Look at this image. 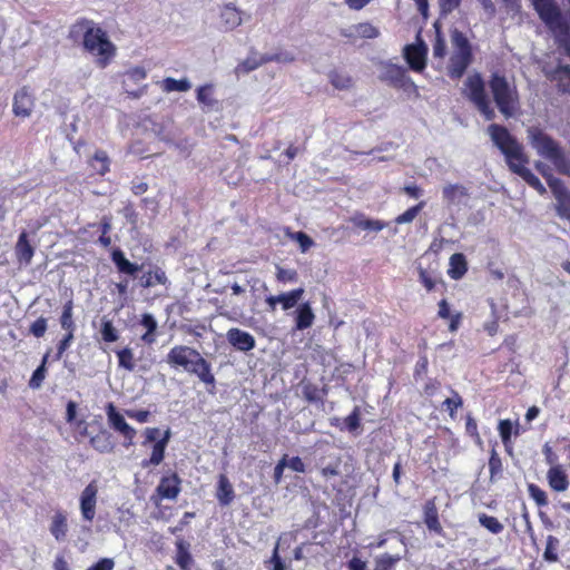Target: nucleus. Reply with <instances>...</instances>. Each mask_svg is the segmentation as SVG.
<instances>
[{
  "mask_svg": "<svg viewBox=\"0 0 570 570\" xmlns=\"http://www.w3.org/2000/svg\"><path fill=\"white\" fill-rule=\"evenodd\" d=\"M249 18L250 16L238 9L235 3H224L218 9V28L224 32H230Z\"/></svg>",
  "mask_w": 570,
  "mask_h": 570,
  "instance_id": "1a4fd4ad",
  "label": "nucleus"
},
{
  "mask_svg": "<svg viewBox=\"0 0 570 570\" xmlns=\"http://www.w3.org/2000/svg\"><path fill=\"white\" fill-rule=\"evenodd\" d=\"M179 484L180 480L177 474H171L160 480L156 491L161 499L174 500L180 491Z\"/></svg>",
  "mask_w": 570,
  "mask_h": 570,
  "instance_id": "a211bd4d",
  "label": "nucleus"
},
{
  "mask_svg": "<svg viewBox=\"0 0 570 570\" xmlns=\"http://www.w3.org/2000/svg\"><path fill=\"white\" fill-rule=\"evenodd\" d=\"M262 66V60L257 56H250L242 61L235 69L237 75L248 73Z\"/></svg>",
  "mask_w": 570,
  "mask_h": 570,
  "instance_id": "ea45409f",
  "label": "nucleus"
},
{
  "mask_svg": "<svg viewBox=\"0 0 570 570\" xmlns=\"http://www.w3.org/2000/svg\"><path fill=\"white\" fill-rule=\"evenodd\" d=\"M488 132L494 145L504 155L509 169L519 175L540 194H544L546 188L540 179L525 167L529 159L523 151L522 145L503 126L492 124L488 127Z\"/></svg>",
  "mask_w": 570,
  "mask_h": 570,
  "instance_id": "f257e3e1",
  "label": "nucleus"
},
{
  "mask_svg": "<svg viewBox=\"0 0 570 570\" xmlns=\"http://www.w3.org/2000/svg\"><path fill=\"white\" fill-rule=\"evenodd\" d=\"M159 85L165 92H186L191 88V83L187 78L176 80L171 77H167Z\"/></svg>",
  "mask_w": 570,
  "mask_h": 570,
  "instance_id": "bb28decb",
  "label": "nucleus"
},
{
  "mask_svg": "<svg viewBox=\"0 0 570 570\" xmlns=\"http://www.w3.org/2000/svg\"><path fill=\"white\" fill-rule=\"evenodd\" d=\"M111 258L120 273L135 275L141 269V266L129 262L120 249H115Z\"/></svg>",
  "mask_w": 570,
  "mask_h": 570,
  "instance_id": "5701e85b",
  "label": "nucleus"
},
{
  "mask_svg": "<svg viewBox=\"0 0 570 570\" xmlns=\"http://www.w3.org/2000/svg\"><path fill=\"white\" fill-rule=\"evenodd\" d=\"M559 546V540L553 537V535H549L547 538V547H546V551H544V559L550 561V562H556L558 560V554L556 552L557 548Z\"/></svg>",
  "mask_w": 570,
  "mask_h": 570,
  "instance_id": "a18cd8bd",
  "label": "nucleus"
},
{
  "mask_svg": "<svg viewBox=\"0 0 570 570\" xmlns=\"http://www.w3.org/2000/svg\"><path fill=\"white\" fill-rule=\"evenodd\" d=\"M424 205H425V203L421 202L416 206L409 208L407 210H405L403 214L399 215L395 218V223L399 225L412 223L415 219V217L419 215L421 209L424 207Z\"/></svg>",
  "mask_w": 570,
  "mask_h": 570,
  "instance_id": "58836bf2",
  "label": "nucleus"
},
{
  "mask_svg": "<svg viewBox=\"0 0 570 570\" xmlns=\"http://www.w3.org/2000/svg\"><path fill=\"white\" fill-rule=\"evenodd\" d=\"M276 277L281 282H286V281H291L292 282V281L296 279L297 273L294 269L278 268Z\"/></svg>",
  "mask_w": 570,
  "mask_h": 570,
  "instance_id": "338daca9",
  "label": "nucleus"
},
{
  "mask_svg": "<svg viewBox=\"0 0 570 570\" xmlns=\"http://www.w3.org/2000/svg\"><path fill=\"white\" fill-rule=\"evenodd\" d=\"M353 224L364 230L380 232L385 227V223L376 219H368L364 217H354Z\"/></svg>",
  "mask_w": 570,
  "mask_h": 570,
  "instance_id": "473e14b6",
  "label": "nucleus"
},
{
  "mask_svg": "<svg viewBox=\"0 0 570 570\" xmlns=\"http://www.w3.org/2000/svg\"><path fill=\"white\" fill-rule=\"evenodd\" d=\"M527 134L531 147L538 155L551 161L560 174L570 175V161L554 139L534 126L529 127Z\"/></svg>",
  "mask_w": 570,
  "mask_h": 570,
  "instance_id": "7ed1b4c3",
  "label": "nucleus"
},
{
  "mask_svg": "<svg viewBox=\"0 0 570 570\" xmlns=\"http://www.w3.org/2000/svg\"><path fill=\"white\" fill-rule=\"evenodd\" d=\"M511 431H512V424L509 420L500 421L499 432H500V436L504 444H507V442L509 441Z\"/></svg>",
  "mask_w": 570,
  "mask_h": 570,
  "instance_id": "680f3d73",
  "label": "nucleus"
},
{
  "mask_svg": "<svg viewBox=\"0 0 570 570\" xmlns=\"http://www.w3.org/2000/svg\"><path fill=\"white\" fill-rule=\"evenodd\" d=\"M401 560L400 553L389 554L384 553L375 558V569L374 570H392L397 561Z\"/></svg>",
  "mask_w": 570,
  "mask_h": 570,
  "instance_id": "72a5a7b5",
  "label": "nucleus"
},
{
  "mask_svg": "<svg viewBox=\"0 0 570 570\" xmlns=\"http://www.w3.org/2000/svg\"><path fill=\"white\" fill-rule=\"evenodd\" d=\"M91 167L99 174L104 175L109 169L108 156L105 151H97L91 159Z\"/></svg>",
  "mask_w": 570,
  "mask_h": 570,
  "instance_id": "e433bc0d",
  "label": "nucleus"
},
{
  "mask_svg": "<svg viewBox=\"0 0 570 570\" xmlns=\"http://www.w3.org/2000/svg\"><path fill=\"white\" fill-rule=\"evenodd\" d=\"M479 522L493 534H498L503 530V524L497 518L484 513L480 514Z\"/></svg>",
  "mask_w": 570,
  "mask_h": 570,
  "instance_id": "4c0bfd02",
  "label": "nucleus"
},
{
  "mask_svg": "<svg viewBox=\"0 0 570 570\" xmlns=\"http://www.w3.org/2000/svg\"><path fill=\"white\" fill-rule=\"evenodd\" d=\"M547 181H548V185L551 188L557 200H559L561 197L570 194L566 189V187L563 186L561 180H559L558 178H554L550 175V176H547Z\"/></svg>",
  "mask_w": 570,
  "mask_h": 570,
  "instance_id": "49530a36",
  "label": "nucleus"
},
{
  "mask_svg": "<svg viewBox=\"0 0 570 570\" xmlns=\"http://www.w3.org/2000/svg\"><path fill=\"white\" fill-rule=\"evenodd\" d=\"M466 272V261L463 254L456 253L450 257L449 274L453 279L461 278Z\"/></svg>",
  "mask_w": 570,
  "mask_h": 570,
  "instance_id": "cd10ccee",
  "label": "nucleus"
},
{
  "mask_svg": "<svg viewBox=\"0 0 570 570\" xmlns=\"http://www.w3.org/2000/svg\"><path fill=\"white\" fill-rule=\"evenodd\" d=\"M35 100L27 87L19 89L13 97V114L17 117L27 118L32 114Z\"/></svg>",
  "mask_w": 570,
  "mask_h": 570,
  "instance_id": "4468645a",
  "label": "nucleus"
},
{
  "mask_svg": "<svg viewBox=\"0 0 570 570\" xmlns=\"http://www.w3.org/2000/svg\"><path fill=\"white\" fill-rule=\"evenodd\" d=\"M451 42L453 52L450 57L448 73L451 78L459 79L472 62V51L466 37L456 29L451 33Z\"/></svg>",
  "mask_w": 570,
  "mask_h": 570,
  "instance_id": "423d86ee",
  "label": "nucleus"
},
{
  "mask_svg": "<svg viewBox=\"0 0 570 570\" xmlns=\"http://www.w3.org/2000/svg\"><path fill=\"white\" fill-rule=\"evenodd\" d=\"M292 238L295 239L299 244L301 250L303 253L307 252L314 245L313 239L307 234H305L303 232L294 233L292 235Z\"/></svg>",
  "mask_w": 570,
  "mask_h": 570,
  "instance_id": "3c124183",
  "label": "nucleus"
},
{
  "mask_svg": "<svg viewBox=\"0 0 570 570\" xmlns=\"http://www.w3.org/2000/svg\"><path fill=\"white\" fill-rule=\"evenodd\" d=\"M446 53V43L445 40L440 36V32H436V38L433 45V57L435 58H444Z\"/></svg>",
  "mask_w": 570,
  "mask_h": 570,
  "instance_id": "4d7b16f0",
  "label": "nucleus"
},
{
  "mask_svg": "<svg viewBox=\"0 0 570 570\" xmlns=\"http://www.w3.org/2000/svg\"><path fill=\"white\" fill-rule=\"evenodd\" d=\"M107 417L109 425L114 430L118 431L125 440H129V444H132L136 430L126 422L125 417L119 412H117L112 403L107 405Z\"/></svg>",
  "mask_w": 570,
  "mask_h": 570,
  "instance_id": "f8f14e48",
  "label": "nucleus"
},
{
  "mask_svg": "<svg viewBox=\"0 0 570 570\" xmlns=\"http://www.w3.org/2000/svg\"><path fill=\"white\" fill-rule=\"evenodd\" d=\"M532 2L540 18L550 28L558 40L560 42L566 41L569 26L556 2L553 0H532Z\"/></svg>",
  "mask_w": 570,
  "mask_h": 570,
  "instance_id": "6e6552de",
  "label": "nucleus"
},
{
  "mask_svg": "<svg viewBox=\"0 0 570 570\" xmlns=\"http://www.w3.org/2000/svg\"><path fill=\"white\" fill-rule=\"evenodd\" d=\"M127 76L135 82L141 81L147 77V72L141 67H135L128 70Z\"/></svg>",
  "mask_w": 570,
  "mask_h": 570,
  "instance_id": "774afa93",
  "label": "nucleus"
},
{
  "mask_svg": "<svg viewBox=\"0 0 570 570\" xmlns=\"http://www.w3.org/2000/svg\"><path fill=\"white\" fill-rule=\"evenodd\" d=\"M228 343L240 352H248L255 347V338L252 334L239 328H230L226 334Z\"/></svg>",
  "mask_w": 570,
  "mask_h": 570,
  "instance_id": "2eb2a0df",
  "label": "nucleus"
},
{
  "mask_svg": "<svg viewBox=\"0 0 570 570\" xmlns=\"http://www.w3.org/2000/svg\"><path fill=\"white\" fill-rule=\"evenodd\" d=\"M345 425L351 432L360 428V415L357 407L354 409V411L345 419Z\"/></svg>",
  "mask_w": 570,
  "mask_h": 570,
  "instance_id": "052dcab7",
  "label": "nucleus"
},
{
  "mask_svg": "<svg viewBox=\"0 0 570 570\" xmlns=\"http://www.w3.org/2000/svg\"><path fill=\"white\" fill-rule=\"evenodd\" d=\"M176 561L178 566L184 570H187L191 563V556L184 542H179L177 544Z\"/></svg>",
  "mask_w": 570,
  "mask_h": 570,
  "instance_id": "a19ab883",
  "label": "nucleus"
},
{
  "mask_svg": "<svg viewBox=\"0 0 570 570\" xmlns=\"http://www.w3.org/2000/svg\"><path fill=\"white\" fill-rule=\"evenodd\" d=\"M167 363L175 367H183L205 384H215L210 364L193 347L186 345L174 346L167 355Z\"/></svg>",
  "mask_w": 570,
  "mask_h": 570,
  "instance_id": "f03ea898",
  "label": "nucleus"
},
{
  "mask_svg": "<svg viewBox=\"0 0 570 570\" xmlns=\"http://www.w3.org/2000/svg\"><path fill=\"white\" fill-rule=\"evenodd\" d=\"M426 53L428 47L422 40L404 48V58L414 71H422L425 68Z\"/></svg>",
  "mask_w": 570,
  "mask_h": 570,
  "instance_id": "9b49d317",
  "label": "nucleus"
},
{
  "mask_svg": "<svg viewBox=\"0 0 570 570\" xmlns=\"http://www.w3.org/2000/svg\"><path fill=\"white\" fill-rule=\"evenodd\" d=\"M381 79L399 88L415 85L406 77V70L397 65H385L381 73Z\"/></svg>",
  "mask_w": 570,
  "mask_h": 570,
  "instance_id": "ddd939ff",
  "label": "nucleus"
},
{
  "mask_svg": "<svg viewBox=\"0 0 570 570\" xmlns=\"http://www.w3.org/2000/svg\"><path fill=\"white\" fill-rule=\"evenodd\" d=\"M465 430H466L468 434H470L471 436H473L475 439L478 444H481V438H480V435L478 433L476 422L470 415L466 419Z\"/></svg>",
  "mask_w": 570,
  "mask_h": 570,
  "instance_id": "e2e57ef3",
  "label": "nucleus"
},
{
  "mask_svg": "<svg viewBox=\"0 0 570 570\" xmlns=\"http://www.w3.org/2000/svg\"><path fill=\"white\" fill-rule=\"evenodd\" d=\"M304 294L303 288H297L288 293H283L277 296H269L266 298V303L269 305L272 311H275L276 304L281 303L283 309H289L294 307Z\"/></svg>",
  "mask_w": 570,
  "mask_h": 570,
  "instance_id": "f3484780",
  "label": "nucleus"
},
{
  "mask_svg": "<svg viewBox=\"0 0 570 570\" xmlns=\"http://www.w3.org/2000/svg\"><path fill=\"white\" fill-rule=\"evenodd\" d=\"M489 86L499 111L505 118L515 116L520 110V97L514 81L495 72L491 76Z\"/></svg>",
  "mask_w": 570,
  "mask_h": 570,
  "instance_id": "20e7f679",
  "label": "nucleus"
},
{
  "mask_svg": "<svg viewBox=\"0 0 570 570\" xmlns=\"http://www.w3.org/2000/svg\"><path fill=\"white\" fill-rule=\"evenodd\" d=\"M556 209L561 218L570 220V194L557 200Z\"/></svg>",
  "mask_w": 570,
  "mask_h": 570,
  "instance_id": "8fccbe9b",
  "label": "nucleus"
},
{
  "mask_svg": "<svg viewBox=\"0 0 570 570\" xmlns=\"http://www.w3.org/2000/svg\"><path fill=\"white\" fill-rule=\"evenodd\" d=\"M119 366L126 368L127 371H134L135 370V358L132 350L129 347L122 348L117 352Z\"/></svg>",
  "mask_w": 570,
  "mask_h": 570,
  "instance_id": "c9c22d12",
  "label": "nucleus"
},
{
  "mask_svg": "<svg viewBox=\"0 0 570 570\" xmlns=\"http://www.w3.org/2000/svg\"><path fill=\"white\" fill-rule=\"evenodd\" d=\"M17 259L20 264L29 265L35 254V248L28 240L27 233L20 234L18 242L14 247Z\"/></svg>",
  "mask_w": 570,
  "mask_h": 570,
  "instance_id": "6ab92c4d",
  "label": "nucleus"
},
{
  "mask_svg": "<svg viewBox=\"0 0 570 570\" xmlns=\"http://www.w3.org/2000/svg\"><path fill=\"white\" fill-rule=\"evenodd\" d=\"M443 200L449 205H459L470 198L469 189L461 184H446L442 188Z\"/></svg>",
  "mask_w": 570,
  "mask_h": 570,
  "instance_id": "dca6fc26",
  "label": "nucleus"
},
{
  "mask_svg": "<svg viewBox=\"0 0 570 570\" xmlns=\"http://www.w3.org/2000/svg\"><path fill=\"white\" fill-rule=\"evenodd\" d=\"M320 466H321V474L325 479H330L332 476H337L340 474V461L338 460H336L335 462L330 463L327 465H322V463H320Z\"/></svg>",
  "mask_w": 570,
  "mask_h": 570,
  "instance_id": "5fc2aeb1",
  "label": "nucleus"
},
{
  "mask_svg": "<svg viewBox=\"0 0 570 570\" xmlns=\"http://www.w3.org/2000/svg\"><path fill=\"white\" fill-rule=\"evenodd\" d=\"M330 81L336 89L340 90L348 89L353 83L352 78L348 75L336 71L330 73Z\"/></svg>",
  "mask_w": 570,
  "mask_h": 570,
  "instance_id": "f704fd0d",
  "label": "nucleus"
},
{
  "mask_svg": "<svg viewBox=\"0 0 570 570\" xmlns=\"http://www.w3.org/2000/svg\"><path fill=\"white\" fill-rule=\"evenodd\" d=\"M425 524L430 530L439 532L441 524L438 519V513L434 507H428L425 511Z\"/></svg>",
  "mask_w": 570,
  "mask_h": 570,
  "instance_id": "09e8293b",
  "label": "nucleus"
},
{
  "mask_svg": "<svg viewBox=\"0 0 570 570\" xmlns=\"http://www.w3.org/2000/svg\"><path fill=\"white\" fill-rule=\"evenodd\" d=\"M166 282L167 276L165 272L159 267H155V269L149 271L141 278V285L146 288L151 287L156 284L165 285Z\"/></svg>",
  "mask_w": 570,
  "mask_h": 570,
  "instance_id": "c85d7f7f",
  "label": "nucleus"
},
{
  "mask_svg": "<svg viewBox=\"0 0 570 570\" xmlns=\"http://www.w3.org/2000/svg\"><path fill=\"white\" fill-rule=\"evenodd\" d=\"M462 94L475 106L487 120H493L495 118V111L491 107L490 99L485 92L484 81L479 73L468 76Z\"/></svg>",
  "mask_w": 570,
  "mask_h": 570,
  "instance_id": "0eeeda50",
  "label": "nucleus"
},
{
  "mask_svg": "<svg viewBox=\"0 0 570 570\" xmlns=\"http://www.w3.org/2000/svg\"><path fill=\"white\" fill-rule=\"evenodd\" d=\"M165 442H156L153 446V452L148 462H144L142 466H147V464L158 465L164 460L165 454Z\"/></svg>",
  "mask_w": 570,
  "mask_h": 570,
  "instance_id": "37998d69",
  "label": "nucleus"
},
{
  "mask_svg": "<svg viewBox=\"0 0 570 570\" xmlns=\"http://www.w3.org/2000/svg\"><path fill=\"white\" fill-rule=\"evenodd\" d=\"M141 325L146 328V333L141 336V340L147 344H153L156 341L155 332L157 330L155 317L151 314H144Z\"/></svg>",
  "mask_w": 570,
  "mask_h": 570,
  "instance_id": "c756f323",
  "label": "nucleus"
},
{
  "mask_svg": "<svg viewBox=\"0 0 570 570\" xmlns=\"http://www.w3.org/2000/svg\"><path fill=\"white\" fill-rule=\"evenodd\" d=\"M48 357H49V352H47L45 354L41 364L33 372V374L29 381V386L33 390L39 389L46 377V373H47L46 364L48 362Z\"/></svg>",
  "mask_w": 570,
  "mask_h": 570,
  "instance_id": "7c9ffc66",
  "label": "nucleus"
},
{
  "mask_svg": "<svg viewBox=\"0 0 570 570\" xmlns=\"http://www.w3.org/2000/svg\"><path fill=\"white\" fill-rule=\"evenodd\" d=\"M101 336L105 342H116L118 340L117 330L114 327L111 321L104 320L101 326Z\"/></svg>",
  "mask_w": 570,
  "mask_h": 570,
  "instance_id": "de8ad7c7",
  "label": "nucleus"
},
{
  "mask_svg": "<svg viewBox=\"0 0 570 570\" xmlns=\"http://www.w3.org/2000/svg\"><path fill=\"white\" fill-rule=\"evenodd\" d=\"M73 340V331H68L66 336L60 341L58 345V351L56 358H61L62 354L66 352V350L70 346L71 342Z\"/></svg>",
  "mask_w": 570,
  "mask_h": 570,
  "instance_id": "bf43d9fd",
  "label": "nucleus"
},
{
  "mask_svg": "<svg viewBox=\"0 0 570 570\" xmlns=\"http://www.w3.org/2000/svg\"><path fill=\"white\" fill-rule=\"evenodd\" d=\"M217 499L220 504L228 505L234 499V490L226 475L220 474L217 488Z\"/></svg>",
  "mask_w": 570,
  "mask_h": 570,
  "instance_id": "393cba45",
  "label": "nucleus"
},
{
  "mask_svg": "<svg viewBox=\"0 0 570 570\" xmlns=\"http://www.w3.org/2000/svg\"><path fill=\"white\" fill-rule=\"evenodd\" d=\"M441 12L443 14H449L453 12L461 4L462 0H438Z\"/></svg>",
  "mask_w": 570,
  "mask_h": 570,
  "instance_id": "13d9d810",
  "label": "nucleus"
},
{
  "mask_svg": "<svg viewBox=\"0 0 570 570\" xmlns=\"http://www.w3.org/2000/svg\"><path fill=\"white\" fill-rule=\"evenodd\" d=\"M91 446L100 453H111L115 449V442L112 435L102 430L90 439Z\"/></svg>",
  "mask_w": 570,
  "mask_h": 570,
  "instance_id": "4be33fe9",
  "label": "nucleus"
},
{
  "mask_svg": "<svg viewBox=\"0 0 570 570\" xmlns=\"http://www.w3.org/2000/svg\"><path fill=\"white\" fill-rule=\"evenodd\" d=\"M60 324L63 330L75 331V323L72 321V302L69 301L65 304L63 311L60 317Z\"/></svg>",
  "mask_w": 570,
  "mask_h": 570,
  "instance_id": "79ce46f5",
  "label": "nucleus"
},
{
  "mask_svg": "<svg viewBox=\"0 0 570 570\" xmlns=\"http://www.w3.org/2000/svg\"><path fill=\"white\" fill-rule=\"evenodd\" d=\"M68 525L67 518L62 512H57L52 517L50 524V533L57 541H63L66 539Z\"/></svg>",
  "mask_w": 570,
  "mask_h": 570,
  "instance_id": "b1692460",
  "label": "nucleus"
},
{
  "mask_svg": "<svg viewBox=\"0 0 570 570\" xmlns=\"http://www.w3.org/2000/svg\"><path fill=\"white\" fill-rule=\"evenodd\" d=\"M287 466L295 472L304 473L306 471L305 464L299 456L287 458Z\"/></svg>",
  "mask_w": 570,
  "mask_h": 570,
  "instance_id": "69168bd1",
  "label": "nucleus"
},
{
  "mask_svg": "<svg viewBox=\"0 0 570 570\" xmlns=\"http://www.w3.org/2000/svg\"><path fill=\"white\" fill-rule=\"evenodd\" d=\"M529 493L538 505L543 507V505L548 504V499H547L546 492L543 490H541L540 488H538L537 485L530 484Z\"/></svg>",
  "mask_w": 570,
  "mask_h": 570,
  "instance_id": "603ef678",
  "label": "nucleus"
},
{
  "mask_svg": "<svg viewBox=\"0 0 570 570\" xmlns=\"http://www.w3.org/2000/svg\"><path fill=\"white\" fill-rule=\"evenodd\" d=\"M462 397L456 392H454L452 397H448L443 402V405L449 411L450 416L453 417L455 410L462 406Z\"/></svg>",
  "mask_w": 570,
  "mask_h": 570,
  "instance_id": "864d4df0",
  "label": "nucleus"
},
{
  "mask_svg": "<svg viewBox=\"0 0 570 570\" xmlns=\"http://www.w3.org/2000/svg\"><path fill=\"white\" fill-rule=\"evenodd\" d=\"M47 331V320L45 317H39L30 326V333L36 337H42Z\"/></svg>",
  "mask_w": 570,
  "mask_h": 570,
  "instance_id": "6e6d98bb",
  "label": "nucleus"
},
{
  "mask_svg": "<svg viewBox=\"0 0 570 570\" xmlns=\"http://www.w3.org/2000/svg\"><path fill=\"white\" fill-rule=\"evenodd\" d=\"M212 94H213L212 85H206V86L199 87L197 90L198 102H200L205 106H208V107L214 106L215 100L213 99Z\"/></svg>",
  "mask_w": 570,
  "mask_h": 570,
  "instance_id": "c03bdc74",
  "label": "nucleus"
},
{
  "mask_svg": "<svg viewBox=\"0 0 570 570\" xmlns=\"http://www.w3.org/2000/svg\"><path fill=\"white\" fill-rule=\"evenodd\" d=\"M115 561L111 558L100 559L97 563L89 567L87 570H112Z\"/></svg>",
  "mask_w": 570,
  "mask_h": 570,
  "instance_id": "0e129e2a",
  "label": "nucleus"
},
{
  "mask_svg": "<svg viewBox=\"0 0 570 570\" xmlns=\"http://www.w3.org/2000/svg\"><path fill=\"white\" fill-rule=\"evenodd\" d=\"M549 485L558 491L563 492L568 489L569 482L567 474L560 465H553L547 473Z\"/></svg>",
  "mask_w": 570,
  "mask_h": 570,
  "instance_id": "aec40b11",
  "label": "nucleus"
},
{
  "mask_svg": "<svg viewBox=\"0 0 570 570\" xmlns=\"http://www.w3.org/2000/svg\"><path fill=\"white\" fill-rule=\"evenodd\" d=\"M98 485L91 481L85 487L79 497L81 517L87 522H92L97 509Z\"/></svg>",
  "mask_w": 570,
  "mask_h": 570,
  "instance_id": "9d476101",
  "label": "nucleus"
},
{
  "mask_svg": "<svg viewBox=\"0 0 570 570\" xmlns=\"http://www.w3.org/2000/svg\"><path fill=\"white\" fill-rule=\"evenodd\" d=\"M315 315L312 311V307L308 303L302 304L297 309L296 316V328L305 330L313 325Z\"/></svg>",
  "mask_w": 570,
  "mask_h": 570,
  "instance_id": "a878e982",
  "label": "nucleus"
},
{
  "mask_svg": "<svg viewBox=\"0 0 570 570\" xmlns=\"http://www.w3.org/2000/svg\"><path fill=\"white\" fill-rule=\"evenodd\" d=\"M83 47L97 57V65L105 68L115 56L116 47L99 27H88L83 35Z\"/></svg>",
  "mask_w": 570,
  "mask_h": 570,
  "instance_id": "39448f33",
  "label": "nucleus"
},
{
  "mask_svg": "<svg viewBox=\"0 0 570 570\" xmlns=\"http://www.w3.org/2000/svg\"><path fill=\"white\" fill-rule=\"evenodd\" d=\"M354 31L357 38L374 39L380 36V30L370 22L354 24Z\"/></svg>",
  "mask_w": 570,
  "mask_h": 570,
  "instance_id": "2f4dec72",
  "label": "nucleus"
},
{
  "mask_svg": "<svg viewBox=\"0 0 570 570\" xmlns=\"http://www.w3.org/2000/svg\"><path fill=\"white\" fill-rule=\"evenodd\" d=\"M547 77L557 81L561 91L570 94V67L559 66L554 70L547 71Z\"/></svg>",
  "mask_w": 570,
  "mask_h": 570,
  "instance_id": "412c9836",
  "label": "nucleus"
}]
</instances>
